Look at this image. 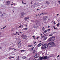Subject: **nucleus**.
<instances>
[{
  "label": "nucleus",
  "instance_id": "5701e85b",
  "mask_svg": "<svg viewBox=\"0 0 60 60\" xmlns=\"http://www.w3.org/2000/svg\"><path fill=\"white\" fill-rule=\"evenodd\" d=\"M42 7V8H45V5H43L41 6Z\"/></svg>",
  "mask_w": 60,
  "mask_h": 60
},
{
  "label": "nucleus",
  "instance_id": "aec40b11",
  "mask_svg": "<svg viewBox=\"0 0 60 60\" xmlns=\"http://www.w3.org/2000/svg\"><path fill=\"white\" fill-rule=\"evenodd\" d=\"M44 35L43 36H41V39H43V38L44 37Z\"/></svg>",
  "mask_w": 60,
  "mask_h": 60
},
{
  "label": "nucleus",
  "instance_id": "a878e982",
  "mask_svg": "<svg viewBox=\"0 0 60 60\" xmlns=\"http://www.w3.org/2000/svg\"><path fill=\"white\" fill-rule=\"evenodd\" d=\"M60 25V23H58V24H57V26L58 27Z\"/></svg>",
  "mask_w": 60,
  "mask_h": 60
},
{
  "label": "nucleus",
  "instance_id": "7c9ffc66",
  "mask_svg": "<svg viewBox=\"0 0 60 60\" xmlns=\"http://www.w3.org/2000/svg\"><path fill=\"white\" fill-rule=\"evenodd\" d=\"M6 27V26H5L4 27H3V29H4V28H5V27Z\"/></svg>",
  "mask_w": 60,
  "mask_h": 60
},
{
  "label": "nucleus",
  "instance_id": "13d9d810",
  "mask_svg": "<svg viewBox=\"0 0 60 60\" xmlns=\"http://www.w3.org/2000/svg\"><path fill=\"white\" fill-rule=\"evenodd\" d=\"M14 49L15 51V50H16V49Z\"/></svg>",
  "mask_w": 60,
  "mask_h": 60
},
{
  "label": "nucleus",
  "instance_id": "49530a36",
  "mask_svg": "<svg viewBox=\"0 0 60 60\" xmlns=\"http://www.w3.org/2000/svg\"><path fill=\"white\" fill-rule=\"evenodd\" d=\"M13 34H14V35H16V34H15L14 33Z\"/></svg>",
  "mask_w": 60,
  "mask_h": 60
},
{
  "label": "nucleus",
  "instance_id": "9d476101",
  "mask_svg": "<svg viewBox=\"0 0 60 60\" xmlns=\"http://www.w3.org/2000/svg\"><path fill=\"white\" fill-rule=\"evenodd\" d=\"M55 34V32H53L52 33V34H50L49 36H52L53 34Z\"/></svg>",
  "mask_w": 60,
  "mask_h": 60
},
{
  "label": "nucleus",
  "instance_id": "c03bdc74",
  "mask_svg": "<svg viewBox=\"0 0 60 60\" xmlns=\"http://www.w3.org/2000/svg\"><path fill=\"white\" fill-rule=\"evenodd\" d=\"M34 36H32V37H33V38H34Z\"/></svg>",
  "mask_w": 60,
  "mask_h": 60
},
{
  "label": "nucleus",
  "instance_id": "c756f323",
  "mask_svg": "<svg viewBox=\"0 0 60 60\" xmlns=\"http://www.w3.org/2000/svg\"><path fill=\"white\" fill-rule=\"evenodd\" d=\"M24 52V51H25V50H22L21 51V52Z\"/></svg>",
  "mask_w": 60,
  "mask_h": 60
},
{
  "label": "nucleus",
  "instance_id": "3c124183",
  "mask_svg": "<svg viewBox=\"0 0 60 60\" xmlns=\"http://www.w3.org/2000/svg\"><path fill=\"white\" fill-rule=\"evenodd\" d=\"M58 22H59L60 21V20H57Z\"/></svg>",
  "mask_w": 60,
  "mask_h": 60
},
{
  "label": "nucleus",
  "instance_id": "bf43d9fd",
  "mask_svg": "<svg viewBox=\"0 0 60 60\" xmlns=\"http://www.w3.org/2000/svg\"><path fill=\"white\" fill-rule=\"evenodd\" d=\"M10 49H12V48H10Z\"/></svg>",
  "mask_w": 60,
  "mask_h": 60
},
{
  "label": "nucleus",
  "instance_id": "a211bd4d",
  "mask_svg": "<svg viewBox=\"0 0 60 60\" xmlns=\"http://www.w3.org/2000/svg\"><path fill=\"white\" fill-rule=\"evenodd\" d=\"M28 50L30 51H33V49H32V48H30Z\"/></svg>",
  "mask_w": 60,
  "mask_h": 60
},
{
  "label": "nucleus",
  "instance_id": "9b49d317",
  "mask_svg": "<svg viewBox=\"0 0 60 60\" xmlns=\"http://www.w3.org/2000/svg\"><path fill=\"white\" fill-rule=\"evenodd\" d=\"M47 45L49 47H51V43H49Z\"/></svg>",
  "mask_w": 60,
  "mask_h": 60
},
{
  "label": "nucleus",
  "instance_id": "2f4dec72",
  "mask_svg": "<svg viewBox=\"0 0 60 60\" xmlns=\"http://www.w3.org/2000/svg\"><path fill=\"white\" fill-rule=\"evenodd\" d=\"M12 58V57L11 56H10L9 57V59H11Z\"/></svg>",
  "mask_w": 60,
  "mask_h": 60
},
{
  "label": "nucleus",
  "instance_id": "6ab92c4d",
  "mask_svg": "<svg viewBox=\"0 0 60 60\" xmlns=\"http://www.w3.org/2000/svg\"><path fill=\"white\" fill-rule=\"evenodd\" d=\"M41 44L40 43L38 45V47H39L40 46H41Z\"/></svg>",
  "mask_w": 60,
  "mask_h": 60
},
{
  "label": "nucleus",
  "instance_id": "6e6552de",
  "mask_svg": "<svg viewBox=\"0 0 60 60\" xmlns=\"http://www.w3.org/2000/svg\"><path fill=\"white\" fill-rule=\"evenodd\" d=\"M10 4V1H8L7 2L6 5H9Z\"/></svg>",
  "mask_w": 60,
  "mask_h": 60
},
{
  "label": "nucleus",
  "instance_id": "2eb2a0df",
  "mask_svg": "<svg viewBox=\"0 0 60 60\" xmlns=\"http://www.w3.org/2000/svg\"><path fill=\"white\" fill-rule=\"evenodd\" d=\"M3 16V14L1 12L0 13V17H2Z\"/></svg>",
  "mask_w": 60,
  "mask_h": 60
},
{
  "label": "nucleus",
  "instance_id": "0eeeda50",
  "mask_svg": "<svg viewBox=\"0 0 60 60\" xmlns=\"http://www.w3.org/2000/svg\"><path fill=\"white\" fill-rule=\"evenodd\" d=\"M30 18V17H26L25 18H24L25 21H26V20H27V19H29Z\"/></svg>",
  "mask_w": 60,
  "mask_h": 60
},
{
  "label": "nucleus",
  "instance_id": "4468645a",
  "mask_svg": "<svg viewBox=\"0 0 60 60\" xmlns=\"http://www.w3.org/2000/svg\"><path fill=\"white\" fill-rule=\"evenodd\" d=\"M23 26H24L21 25L19 26V28H22V27H23Z\"/></svg>",
  "mask_w": 60,
  "mask_h": 60
},
{
  "label": "nucleus",
  "instance_id": "cd10ccee",
  "mask_svg": "<svg viewBox=\"0 0 60 60\" xmlns=\"http://www.w3.org/2000/svg\"><path fill=\"white\" fill-rule=\"evenodd\" d=\"M41 44V45H43V44H44V42H42L41 43H40Z\"/></svg>",
  "mask_w": 60,
  "mask_h": 60
},
{
  "label": "nucleus",
  "instance_id": "8fccbe9b",
  "mask_svg": "<svg viewBox=\"0 0 60 60\" xmlns=\"http://www.w3.org/2000/svg\"><path fill=\"white\" fill-rule=\"evenodd\" d=\"M13 30V29H11V31H12Z\"/></svg>",
  "mask_w": 60,
  "mask_h": 60
},
{
  "label": "nucleus",
  "instance_id": "5fc2aeb1",
  "mask_svg": "<svg viewBox=\"0 0 60 60\" xmlns=\"http://www.w3.org/2000/svg\"><path fill=\"white\" fill-rule=\"evenodd\" d=\"M54 25H55V24H56V23H55V22H54Z\"/></svg>",
  "mask_w": 60,
  "mask_h": 60
},
{
  "label": "nucleus",
  "instance_id": "39448f33",
  "mask_svg": "<svg viewBox=\"0 0 60 60\" xmlns=\"http://www.w3.org/2000/svg\"><path fill=\"white\" fill-rule=\"evenodd\" d=\"M25 15V13L24 12H22V13L21 14V18H23Z\"/></svg>",
  "mask_w": 60,
  "mask_h": 60
},
{
  "label": "nucleus",
  "instance_id": "20e7f679",
  "mask_svg": "<svg viewBox=\"0 0 60 60\" xmlns=\"http://www.w3.org/2000/svg\"><path fill=\"white\" fill-rule=\"evenodd\" d=\"M48 18H47V16H44L43 17V20H47Z\"/></svg>",
  "mask_w": 60,
  "mask_h": 60
},
{
  "label": "nucleus",
  "instance_id": "69168bd1",
  "mask_svg": "<svg viewBox=\"0 0 60 60\" xmlns=\"http://www.w3.org/2000/svg\"><path fill=\"white\" fill-rule=\"evenodd\" d=\"M42 35V34H41V36Z\"/></svg>",
  "mask_w": 60,
  "mask_h": 60
},
{
  "label": "nucleus",
  "instance_id": "0e129e2a",
  "mask_svg": "<svg viewBox=\"0 0 60 60\" xmlns=\"http://www.w3.org/2000/svg\"><path fill=\"white\" fill-rule=\"evenodd\" d=\"M0 49H2V48L1 47H0Z\"/></svg>",
  "mask_w": 60,
  "mask_h": 60
},
{
  "label": "nucleus",
  "instance_id": "412c9836",
  "mask_svg": "<svg viewBox=\"0 0 60 60\" xmlns=\"http://www.w3.org/2000/svg\"><path fill=\"white\" fill-rule=\"evenodd\" d=\"M27 37L26 36L23 39H27Z\"/></svg>",
  "mask_w": 60,
  "mask_h": 60
},
{
  "label": "nucleus",
  "instance_id": "393cba45",
  "mask_svg": "<svg viewBox=\"0 0 60 60\" xmlns=\"http://www.w3.org/2000/svg\"><path fill=\"white\" fill-rule=\"evenodd\" d=\"M27 28H25L23 29V30H27Z\"/></svg>",
  "mask_w": 60,
  "mask_h": 60
},
{
  "label": "nucleus",
  "instance_id": "680f3d73",
  "mask_svg": "<svg viewBox=\"0 0 60 60\" xmlns=\"http://www.w3.org/2000/svg\"><path fill=\"white\" fill-rule=\"evenodd\" d=\"M22 4H23L24 3V2H23V1H22Z\"/></svg>",
  "mask_w": 60,
  "mask_h": 60
},
{
  "label": "nucleus",
  "instance_id": "a18cd8bd",
  "mask_svg": "<svg viewBox=\"0 0 60 60\" xmlns=\"http://www.w3.org/2000/svg\"><path fill=\"white\" fill-rule=\"evenodd\" d=\"M34 47H33L32 48V50H33L34 49Z\"/></svg>",
  "mask_w": 60,
  "mask_h": 60
},
{
  "label": "nucleus",
  "instance_id": "4d7b16f0",
  "mask_svg": "<svg viewBox=\"0 0 60 60\" xmlns=\"http://www.w3.org/2000/svg\"><path fill=\"white\" fill-rule=\"evenodd\" d=\"M20 34H22V32H21V31L20 32Z\"/></svg>",
  "mask_w": 60,
  "mask_h": 60
},
{
  "label": "nucleus",
  "instance_id": "e2e57ef3",
  "mask_svg": "<svg viewBox=\"0 0 60 60\" xmlns=\"http://www.w3.org/2000/svg\"><path fill=\"white\" fill-rule=\"evenodd\" d=\"M49 27H50V26H48V28H49Z\"/></svg>",
  "mask_w": 60,
  "mask_h": 60
},
{
  "label": "nucleus",
  "instance_id": "473e14b6",
  "mask_svg": "<svg viewBox=\"0 0 60 60\" xmlns=\"http://www.w3.org/2000/svg\"><path fill=\"white\" fill-rule=\"evenodd\" d=\"M46 3L47 4H49V2H46Z\"/></svg>",
  "mask_w": 60,
  "mask_h": 60
},
{
  "label": "nucleus",
  "instance_id": "f3484780",
  "mask_svg": "<svg viewBox=\"0 0 60 60\" xmlns=\"http://www.w3.org/2000/svg\"><path fill=\"white\" fill-rule=\"evenodd\" d=\"M43 57H41L40 56L39 59H40V60H42V59H43Z\"/></svg>",
  "mask_w": 60,
  "mask_h": 60
},
{
  "label": "nucleus",
  "instance_id": "864d4df0",
  "mask_svg": "<svg viewBox=\"0 0 60 60\" xmlns=\"http://www.w3.org/2000/svg\"><path fill=\"white\" fill-rule=\"evenodd\" d=\"M36 42L35 41V42L34 43V44H35V43H36Z\"/></svg>",
  "mask_w": 60,
  "mask_h": 60
},
{
  "label": "nucleus",
  "instance_id": "7ed1b4c3",
  "mask_svg": "<svg viewBox=\"0 0 60 60\" xmlns=\"http://www.w3.org/2000/svg\"><path fill=\"white\" fill-rule=\"evenodd\" d=\"M55 37H52L51 38H50L48 39V41H54L55 40Z\"/></svg>",
  "mask_w": 60,
  "mask_h": 60
},
{
  "label": "nucleus",
  "instance_id": "b1692460",
  "mask_svg": "<svg viewBox=\"0 0 60 60\" xmlns=\"http://www.w3.org/2000/svg\"><path fill=\"white\" fill-rule=\"evenodd\" d=\"M32 46H33V45H29L28 46V47H32Z\"/></svg>",
  "mask_w": 60,
  "mask_h": 60
},
{
  "label": "nucleus",
  "instance_id": "774afa93",
  "mask_svg": "<svg viewBox=\"0 0 60 60\" xmlns=\"http://www.w3.org/2000/svg\"><path fill=\"white\" fill-rule=\"evenodd\" d=\"M18 35H19V34H18Z\"/></svg>",
  "mask_w": 60,
  "mask_h": 60
},
{
  "label": "nucleus",
  "instance_id": "338daca9",
  "mask_svg": "<svg viewBox=\"0 0 60 60\" xmlns=\"http://www.w3.org/2000/svg\"><path fill=\"white\" fill-rule=\"evenodd\" d=\"M39 42H41V41H40Z\"/></svg>",
  "mask_w": 60,
  "mask_h": 60
},
{
  "label": "nucleus",
  "instance_id": "e433bc0d",
  "mask_svg": "<svg viewBox=\"0 0 60 60\" xmlns=\"http://www.w3.org/2000/svg\"><path fill=\"white\" fill-rule=\"evenodd\" d=\"M43 34H44V33H46V32H45V31H44V32H43Z\"/></svg>",
  "mask_w": 60,
  "mask_h": 60
},
{
  "label": "nucleus",
  "instance_id": "4be33fe9",
  "mask_svg": "<svg viewBox=\"0 0 60 60\" xmlns=\"http://www.w3.org/2000/svg\"><path fill=\"white\" fill-rule=\"evenodd\" d=\"M22 59H26V57L25 56H23L22 57Z\"/></svg>",
  "mask_w": 60,
  "mask_h": 60
},
{
  "label": "nucleus",
  "instance_id": "c9c22d12",
  "mask_svg": "<svg viewBox=\"0 0 60 60\" xmlns=\"http://www.w3.org/2000/svg\"><path fill=\"white\" fill-rule=\"evenodd\" d=\"M35 6H36V5H37V3H35L34 4Z\"/></svg>",
  "mask_w": 60,
  "mask_h": 60
},
{
  "label": "nucleus",
  "instance_id": "6e6d98bb",
  "mask_svg": "<svg viewBox=\"0 0 60 60\" xmlns=\"http://www.w3.org/2000/svg\"><path fill=\"white\" fill-rule=\"evenodd\" d=\"M13 34H14V33H13V34H11L12 35H14Z\"/></svg>",
  "mask_w": 60,
  "mask_h": 60
},
{
  "label": "nucleus",
  "instance_id": "de8ad7c7",
  "mask_svg": "<svg viewBox=\"0 0 60 60\" xmlns=\"http://www.w3.org/2000/svg\"><path fill=\"white\" fill-rule=\"evenodd\" d=\"M30 4H32V2L31 1L30 2Z\"/></svg>",
  "mask_w": 60,
  "mask_h": 60
},
{
  "label": "nucleus",
  "instance_id": "c85d7f7f",
  "mask_svg": "<svg viewBox=\"0 0 60 60\" xmlns=\"http://www.w3.org/2000/svg\"><path fill=\"white\" fill-rule=\"evenodd\" d=\"M42 30H43V31H44V30H45V29L44 28V27H43V28L42 29Z\"/></svg>",
  "mask_w": 60,
  "mask_h": 60
},
{
  "label": "nucleus",
  "instance_id": "1a4fd4ad",
  "mask_svg": "<svg viewBox=\"0 0 60 60\" xmlns=\"http://www.w3.org/2000/svg\"><path fill=\"white\" fill-rule=\"evenodd\" d=\"M18 46L19 48L21 46V44L19 42L18 44Z\"/></svg>",
  "mask_w": 60,
  "mask_h": 60
},
{
  "label": "nucleus",
  "instance_id": "603ef678",
  "mask_svg": "<svg viewBox=\"0 0 60 60\" xmlns=\"http://www.w3.org/2000/svg\"><path fill=\"white\" fill-rule=\"evenodd\" d=\"M19 56H18V59H19Z\"/></svg>",
  "mask_w": 60,
  "mask_h": 60
},
{
  "label": "nucleus",
  "instance_id": "4c0bfd02",
  "mask_svg": "<svg viewBox=\"0 0 60 60\" xmlns=\"http://www.w3.org/2000/svg\"><path fill=\"white\" fill-rule=\"evenodd\" d=\"M31 7H32V8H34V7L33 6H31Z\"/></svg>",
  "mask_w": 60,
  "mask_h": 60
},
{
  "label": "nucleus",
  "instance_id": "09e8293b",
  "mask_svg": "<svg viewBox=\"0 0 60 60\" xmlns=\"http://www.w3.org/2000/svg\"><path fill=\"white\" fill-rule=\"evenodd\" d=\"M25 26H26V27H27V25H26Z\"/></svg>",
  "mask_w": 60,
  "mask_h": 60
},
{
  "label": "nucleus",
  "instance_id": "423d86ee",
  "mask_svg": "<svg viewBox=\"0 0 60 60\" xmlns=\"http://www.w3.org/2000/svg\"><path fill=\"white\" fill-rule=\"evenodd\" d=\"M51 46L53 47L55 45V44L54 42L51 43Z\"/></svg>",
  "mask_w": 60,
  "mask_h": 60
},
{
  "label": "nucleus",
  "instance_id": "37998d69",
  "mask_svg": "<svg viewBox=\"0 0 60 60\" xmlns=\"http://www.w3.org/2000/svg\"><path fill=\"white\" fill-rule=\"evenodd\" d=\"M58 2H59V4H60V1H58Z\"/></svg>",
  "mask_w": 60,
  "mask_h": 60
},
{
  "label": "nucleus",
  "instance_id": "72a5a7b5",
  "mask_svg": "<svg viewBox=\"0 0 60 60\" xmlns=\"http://www.w3.org/2000/svg\"><path fill=\"white\" fill-rule=\"evenodd\" d=\"M39 38V37H38L37 38V40H38Z\"/></svg>",
  "mask_w": 60,
  "mask_h": 60
},
{
  "label": "nucleus",
  "instance_id": "f03ea898",
  "mask_svg": "<svg viewBox=\"0 0 60 60\" xmlns=\"http://www.w3.org/2000/svg\"><path fill=\"white\" fill-rule=\"evenodd\" d=\"M48 48V45L46 44H45L43 45L41 47V49H47Z\"/></svg>",
  "mask_w": 60,
  "mask_h": 60
},
{
  "label": "nucleus",
  "instance_id": "58836bf2",
  "mask_svg": "<svg viewBox=\"0 0 60 60\" xmlns=\"http://www.w3.org/2000/svg\"><path fill=\"white\" fill-rule=\"evenodd\" d=\"M45 32L46 33V32H48V30H46L45 31Z\"/></svg>",
  "mask_w": 60,
  "mask_h": 60
},
{
  "label": "nucleus",
  "instance_id": "a19ab883",
  "mask_svg": "<svg viewBox=\"0 0 60 60\" xmlns=\"http://www.w3.org/2000/svg\"><path fill=\"white\" fill-rule=\"evenodd\" d=\"M48 30V31H50V29H49Z\"/></svg>",
  "mask_w": 60,
  "mask_h": 60
},
{
  "label": "nucleus",
  "instance_id": "f704fd0d",
  "mask_svg": "<svg viewBox=\"0 0 60 60\" xmlns=\"http://www.w3.org/2000/svg\"><path fill=\"white\" fill-rule=\"evenodd\" d=\"M18 34V32H16L15 34H16V35H17V34Z\"/></svg>",
  "mask_w": 60,
  "mask_h": 60
},
{
  "label": "nucleus",
  "instance_id": "052dcab7",
  "mask_svg": "<svg viewBox=\"0 0 60 60\" xmlns=\"http://www.w3.org/2000/svg\"><path fill=\"white\" fill-rule=\"evenodd\" d=\"M11 5H13V4H11Z\"/></svg>",
  "mask_w": 60,
  "mask_h": 60
},
{
  "label": "nucleus",
  "instance_id": "dca6fc26",
  "mask_svg": "<svg viewBox=\"0 0 60 60\" xmlns=\"http://www.w3.org/2000/svg\"><path fill=\"white\" fill-rule=\"evenodd\" d=\"M26 36V35H23L22 36V38H23V39H24V38Z\"/></svg>",
  "mask_w": 60,
  "mask_h": 60
},
{
  "label": "nucleus",
  "instance_id": "bb28decb",
  "mask_svg": "<svg viewBox=\"0 0 60 60\" xmlns=\"http://www.w3.org/2000/svg\"><path fill=\"white\" fill-rule=\"evenodd\" d=\"M44 14V13H42L40 14V15H43Z\"/></svg>",
  "mask_w": 60,
  "mask_h": 60
},
{
  "label": "nucleus",
  "instance_id": "f257e3e1",
  "mask_svg": "<svg viewBox=\"0 0 60 60\" xmlns=\"http://www.w3.org/2000/svg\"><path fill=\"white\" fill-rule=\"evenodd\" d=\"M39 57V54H35V55L34 57V58H35V60H39L40 58Z\"/></svg>",
  "mask_w": 60,
  "mask_h": 60
},
{
  "label": "nucleus",
  "instance_id": "ddd939ff",
  "mask_svg": "<svg viewBox=\"0 0 60 60\" xmlns=\"http://www.w3.org/2000/svg\"><path fill=\"white\" fill-rule=\"evenodd\" d=\"M47 56H44L43 57V59H47Z\"/></svg>",
  "mask_w": 60,
  "mask_h": 60
},
{
  "label": "nucleus",
  "instance_id": "ea45409f",
  "mask_svg": "<svg viewBox=\"0 0 60 60\" xmlns=\"http://www.w3.org/2000/svg\"><path fill=\"white\" fill-rule=\"evenodd\" d=\"M59 56H60L59 55H58V56L57 57H57H59Z\"/></svg>",
  "mask_w": 60,
  "mask_h": 60
},
{
  "label": "nucleus",
  "instance_id": "79ce46f5",
  "mask_svg": "<svg viewBox=\"0 0 60 60\" xmlns=\"http://www.w3.org/2000/svg\"><path fill=\"white\" fill-rule=\"evenodd\" d=\"M38 16H40L41 15V14H39L37 15L36 16H38Z\"/></svg>",
  "mask_w": 60,
  "mask_h": 60
},
{
  "label": "nucleus",
  "instance_id": "f8f14e48",
  "mask_svg": "<svg viewBox=\"0 0 60 60\" xmlns=\"http://www.w3.org/2000/svg\"><path fill=\"white\" fill-rule=\"evenodd\" d=\"M47 37L46 36L44 37V38L43 39L44 41H45L46 40H47Z\"/></svg>",
  "mask_w": 60,
  "mask_h": 60
}]
</instances>
